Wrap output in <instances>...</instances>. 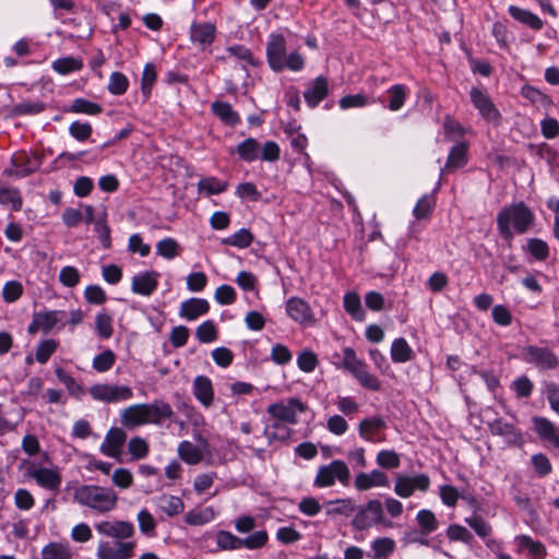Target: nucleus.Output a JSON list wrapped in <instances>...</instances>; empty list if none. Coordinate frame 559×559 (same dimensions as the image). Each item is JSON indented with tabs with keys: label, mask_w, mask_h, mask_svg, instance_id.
Returning <instances> with one entry per match:
<instances>
[{
	"label": "nucleus",
	"mask_w": 559,
	"mask_h": 559,
	"mask_svg": "<svg viewBox=\"0 0 559 559\" xmlns=\"http://www.w3.org/2000/svg\"><path fill=\"white\" fill-rule=\"evenodd\" d=\"M96 532L115 540H100L97 545V559H131L134 557L135 543L127 542L134 535V526L129 521H100L94 524Z\"/></svg>",
	"instance_id": "obj_1"
},
{
	"label": "nucleus",
	"mask_w": 559,
	"mask_h": 559,
	"mask_svg": "<svg viewBox=\"0 0 559 559\" xmlns=\"http://www.w3.org/2000/svg\"><path fill=\"white\" fill-rule=\"evenodd\" d=\"M306 409L307 405L297 397L282 400L269 405V415L277 419L278 423H274L266 429L267 438L282 440L287 439L290 430L284 424L296 425L298 421L297 415L299 413H304Z\"/></svg>",
	"instance_id": "obj_2"
},
{
	"label": "nucleus",
	"mask_w": 559,
	"mask_h": 559,
	"mask_svg": "<svg viewBox=\"0 0 559 559\" xmlns=\"http://www.w3.org/2000/svg\"><path fill=\"white\" fill-rule=\"evenodd\" d=\"M73 499L82 507L98 513H107L116 508L118 496L114 489L108 487L82 485L75 488Z\"/></svg>",
	"instance_id": "obj_3"
},
{
	"label": "nucleus",
	"mask_w": 559,
	"mask_h": 559,
	"mask_svg": "<svg viewBox=\"0 0 559 559\" xmlns=\"http://www.w3.org/2000/svg\"><path fill=\"white\" fill-rule=\"evenodd\" d=\"M533 222L534 214L522 202L503 207L497 216L498 229L504 239H512L513 231L511 226H513L516 233L524 234Z\"/></svg>",
	"instance_id": "obj_4"
},
{
	"label": "nucleus",
	"mask_w": 559,
	"mask_h": 559,
	"mask_svg": "<svg viewBox=\"0 0 559 559\" xmlns=\"http://www.w3.org/2000/svg\"><path fill=\"white\" fill-rule=\"evenodd\" d=\"M350 524L356 531H365L378 524L392 527V522L384 518L383 506L378 499H371L365 506H356Z\"/></svg>",
	"instance_id": "obj_5"
},
{
	"label": "nucleus",
	"mask_w": 559,
	"mask_h": 559,
	"mask_svg": "<svg viewBox=\"0 0 559 559\" xmlns=\"http://www.w3.org/2000/svg\"><path fill=\"white\" fill-rule=\"evenodd\" d=\"M267 538L266 531H257L246 538L237 537L228 531H219L216 534V544L222 550L259 549L267 543Z\"/></svg>",
	"instance_id": "obj_6"
},
{
	"label": "nucleus",
	"mask_w": 559,
	"mask_h": 559,
	"mask_svg": "<svg viewBox=\"0 0 559 559\" xmlns=\"http://www.w3.org/2000/svg\"><path fill=\"white\" fill-rule=\"evenodd\" d=\"M350 478V472L346 463L342 460H334L330 464L319 467L313 485L318 488L331 487L337 479L342 485L347 486Z\"/></svg>",
	"instance_id": "obj_7"
},
{
	"label": "nucleus",
	"mask_w": 559,
	"mask_h": 559,
	"mask_svg": "<svg viewBox=\"0 0 559 559\" xmlns=\"http://www.w3.org/2000/svg\"><path fill=\"white\" fill-rule=\"evenodd\" d=\"M95 401L104 403H118L128 401L133 396L132 389L128 385L97 383L88 390Z\"/></svg>",
	"instance_id": "obj_8"
},
{
	"label": "nucleus",
	"mask_w": 559,
	"mask_h": 559,
	"mask_svg": "<svg viewBox=\"0 0 559 559\" xmlns=\"http://www.w3.org/2000/svg\"><path fill=\"white\" fill-rule=\"evenodd\" d=\"M471 102L478 110V114L487 122L499 126L502 122V116L489 95L478 87H472L469 91Z\"/></svg>",
	"instance_id": "obj_9"
},
{
	"label": "nucleus",
	"mask_w": 559,
	"mask_h": 559,
	"mask_svg": "<svg viewBox=\"0 0 559 559\" xmlns=\"http://www.w3.org/2000/svg\"><path fill=\"white\" fill-rule=\"evenodd\" d=\"M522 357L540 370H554L559 366V358L547 347L526 346L522 350Z\"/></svg>",
	"instance_id": "obj_10"
},
{
	"label": "nucleus",
	"mask_w": 559,
	"mask_h": 559,
	"mask_svg": "<svg viewBox=\"0 0 559 559\" xmlns=\"http://www.w3.org/2000/svg\"><path fill=\"white\" fill-rule=\"evenodd\" d=\"M488 429L492 436L503 438L508 447L520 448L524 443L522 431L513 424L504 421L502 418H497L488 423Z\"/></svg>",
	"instance_id": "obj_11"
},
{
	"label": "nucleus",
	"mask_w": 559,
	"mask_h": 559,
	"mask_svg": "<svg viewBox=\"0 0 559 559\" xmlns=\"http://www.w3.org/2000/svg\"><path fill=\"white\" fill-rule=\"evenodd\" d=\"M267 62L272 70L280 72L285 69L286 40L282 34H271L266 44Z\"/></svg>",
	"instance_id": "obj_12"
},
{
	"label": "nucleus",
	"mask_w": 559,
	"mask_h": 559,
	"mask_svg": "<svg viewBox=\"0 0 559 559\" xmlns=\"http://www.w3.org/2000/svg\"><path fill=\"white\" fill-rule=\"evenodd\" d=\"M430 486V479L427 475L415 476L400 475L395 479L394 492L401 498L411 497L415 490L426 491Z\"/></svg>",
	"instance_id": "obj_13"
},
{
	"label": "nucleus",
	"mask_w": 559,
	"mask_h": 559,
	"mask_svg": "<svg viewBox=\"0 0 559 559\" xmlns=\"http://www.w3.org/2000/svg\"><path fill=\"white\" fill-rule=\"evenodd\" d=\"M286 313L292 320L302 325H310L314 322L310 305L299 297H290L286 301Z\"/></svg>",
	"instance_id": "obj_14"
},
{
	"label": "nucleus",
	"mask_w": 559,
	"mask_h": 559,
	"mask_svg": "<svg viewBox=\"0 0 559 559\" xmlns=\"http://www.w3.org/2000/svg\"><path fill=\"white\" fill-rule=\"evenodd\" d=\"M141 406L145 424L158 425L174 415L171 406L162 400H156L148 404H141Z\"/></svg>",
	"instance_id": "obj_15"
},
{
	"label": "nucleus",
	"mask_w": 559,
	"mask_h": 559,
	"mask_svg": "<svg viewBox=\"0 0 559 559\" xmlns=\"http://www.w3.org/2000/svg\"><path fill=\"white\" fill-rule=\"evenodd\" d=\"M159 274L155 271H145L132 277L131 290L141 296H151L158 286Z\"/></svg>",
	"instance_id": "obj_16"
},
{
	"label": "nucleus",
	"mask_w": 559,
	"mask_h": 559,
	"mask_svg": "<svg viewBox=\"0 0 559 559\" xmlns=\"http://www.w3.org/2000/svg\"><path fill=\"white\" fill-rule=\"evenodd\" d=\"M28 475L38 486L47 490H58L61 486V475L58 471L47 467L31 468Z\"/></svg>",
	"instance_id": "obj_17"
},
{
	"label": "nucleus",
	"mask_w": 559,
	"mask_h": 559,
	"mask_svg": "<svg viewBox=\"0 0 559 559\" xmlns=\"http://www.w3.org/2000/svg\"><path fill=\"white\" fill-rule=\"evenodd\" d=\"M534 430L540 440L559 448V428L546 417L535 416L532 418Z\"/></svg>",
	"instance_id": "obj_18"
},
{
	"label": "nucleus",
	"mask_w": 559,
	"mask_h": 559,
	"mask_svg": "<svg viewBox=\"0 0 559 559\" xmlns=\"http://www.w3.org/2000/svg\"><path fill=\"white\" fill-rule=\"evenodd\" d=\"M329 94V82L325 76H318L311 81L304 92V97L307 105L314 108L319 105Z\"/></svg>",
	"instance_id": "obj_19"
},
{
	"label": "nucleus",
	"mask_w": 559,
	"mask_h": 559,
	"mask_svg": "<svg viewBox=\"0 0 559 559\" xmlns=\"http://www.w3.org/2000/svg\"><path fill=\"white\" fill-rule=\"evenodd\" d=\"M126 439L127 435L122 429L111 428L100 445L102 453L109 457H118L121 454V448Z\"/></svg>",
	"instance_id": "obj_20"
},
{
	"label": "nucleus",
	"mask_w": 559,
	"mask_h": 559,
	"mask_svg": "<svg viewBox=\"0 0 559 559\" xmlns=\"http://www.w3.org/2000/svg\"><path fill=\"white\" fill-rule=\"evenodd\" d=\"M389 485V478L380 469H372L370 473H359L355 478V487L359 491L369 490L372 487H383Z\"/></svg>",
	"instance_id": "obj_21"
},
{
	"label": "nucleus",
	"mask_w": 559,
	"mask_h": 559,
	"mask_svg": "<svg viewBox=\"0 0 559 559\" xmlns=\"http://www.w3.org/2000/svg\"><path fill=\"white\" fill-rule=\"evenodd\" d=\"M386 428L385 420L380 416L364 418L358 425L360 438L368 442H377L380 439L377 433Z\"/></svg>",
	"instance_id": "obj_22"
},
{
	"label": "nucleus",
	"mask_w": 559,
	"mask_h": 559,
	"mask_svg": "<svg viewBox=\"0 0 559 559\" xmlns=\"http://www.w3.org/2000/svg\"><path fill=\"white\" fill-rule=\"evenodd\" d=\"M210 311V304L203 298H190L180 305L179 316L193 321Z\"/></svg>",
	"instance_id": "obj_23"
},
{
	"label": "nucleus",
	"mask_w": 559,
	"mask_h": 559,
	"mask_svg": "<svg viewBox=\"0 0 559 559\" xmlns=\"http://www.w3.org/2000/svg\"><path fill=\"white\" fill-rule=\"evenodd\" d=\"M11 164L19 168L22 178H25L35 171H37L41 165V158L39 156L29 157L25 152L11 157Z\"/></svg>",
	"instance_id": "obj_24"
},
{
	"label": "nucleus",
	"mask_w": 559,
	"mask_h": 559,
	"mask_svg": "<svg viewBox=\"0 0 559 559\" xmlns=\"http://www.w3.org/2000/svg\"><path fill=\"white\" fill-rule=\"evenodd\" d=\"M193 393L202 405L210 406L214 397L211 380L205 376H198L193 381Z\"/></svg>",
	"instance_id": "obj_25"
},
{
	"label": "nucleus",
	"mask_w": 559,
	"mask_h": 559,
	"mask_svg": "<svg viewBox=\"0 0 559 559\" xmlns=\"http://www.w3.org/2000/svg\"><path fill=\"white\" fill-rule=\"evenodd\" d=\"M467 164V145L465 143H457L454 145L448 156L443 171H453L462 168Z\"/></svg>",
	"instance_id": "obj_26"
},
{
	"label": "nucleus",
	"mask_w": 559,
	"mask_h": 559,
	"mask_svg": "<svg viewBox=\"0 0 559 559\" xmlns=\"http://www.w3.org/2000/svg\"><path fill=\"white\" fill-rule=\"evenodd\" d=\"M509 14L518 22L531 27L534 31H539L543 27V21L533 12L510 5L508 9Z\"/></svg>",
	"instance_id": "obj_27"
},
{
	"label": "nucleus",
	"mask_w": 559,
	"mask_h": 559,
	"mask_svg": "<svg viewBox=\"0 0 559 559\" xmlns=\"http://www.w3.org/2000/svg\"><path fill=\"white\" fill-rule=\"evenodd\" d=\"M67 313L63 310H50L36 313V323L43 332L49 333L58 323H60Z\"/></svg>",
	"instance_id": "obj_28"
},
{
	"label": "nucleus",
	"mask_w": 559,
	"mask_h": 559,
	"mask_svg": "<svg viewBox=\"0 0 559 559\" xmlns=\"http://www.w3.org/2000/svg\"><path fill=\"white\" fill-rule=\"evenodd\" d=\"M190 36L193 43L210 45L215 37V27L211 23L192 24Z\"/></svg>",
	"instance_id": "obj_29"
},
{
	"label": "nucleus",
	"mask_w": 559,
	"mask_h": 559,
	"mask_svg": "<svg viewBox=\"0 0 559 559\" xmlns=\"http://www.w3.org/2000/svg\"><path fill=\"white\" fill-rule=\"evenodd\" d=\"M396 548L395 540L391 537H378L371 542L372 559H386Z\"/></svg>",
	"instance_id": "obj_30"
},
{
	"label": "nucleus",
	"mask_w": 559,
	"mask_h": 559,
	"mask_svg": "<svg viewBox=\"0 0 559 559\" xmlns=\"http://www.w3.org/2000/svg\"><path fill=\"white\" fill-rule=\"evenodd\" d=\"M215 511L212 507H205L202 509H192L185 514V522L188 525H204L215 519Z\"/></svg>",
	"instance_id": "obj_31"
},
{
	"label": "nucleus",
	"mask_w": 559,
	"mask_h": 559,
	"mask_svg": "<svg viewBox=\"0 0 559 559\" xmlns=\"http://www.w3.org/2000/svg\"><path fill=\"white\" fill-rule=\"evenodd\" d=\"M178 455L183 462L190 465H195L203 459L202 450L187 440L179 443Z\"/></svg>",
	"instance_id": "obj_32"
},
{
	"label": "nucleus",
	"mask_w": 559,
	"mask_h": 559,
	"mask_svg": "<svg viewBox=\"0 0 559 559\" xmlns=\"http://www.w3.org/2000/svg\"><path fill=\"white\" fill-rule=\"evenodd\" d=\"M141 404H134L121 412L120 420L124 427L133 428L145 425V419Z\"/></svg>",
	"instance_id": "obj_33"
},
{
	"label": "nucleus",
	"mask_w": 559,
	"mask_h": 559,
	"mask_svg": "<svg viewBox=\"0 0 559 559\" xmlns=\"http://www.w3.org/2000/svg\"><path fill=\"white\" fill-rule=\"evenodd\" d=\"M213 112L226 124L237 126L240 122L239 115L231 108L228 103L214 102L212 104Z\"/></svg>",
	"instance_id": "obj_34"
},
{
	"label": "nucleus",
	"mask_w": 559,
	"mask_h": 559,
	"mask_svg": "<svg viewBox=\"0 0 559 559\" xmlns=\"http://www.w3.org/2000/svg\"><path fill=\"white\" fill-rule=\"evenodd\" d=\"M344 309L356 321L365 320V311L361 308L360 297L357 293L345 294L343 299Z\"/></svg>",
	"instance_id": "obj_35"
},
{
	"label": "nucleus",
	"mask_w": 559,
	"mask_h": 559,
	"mask_svg": "<svg viewBox=\"0 0 559 559\" xmlns=\"http://www.w3.org/2000/svg\"><path fill=\"white\" fill-rule=\"evenodd\" d=\"M70 546L63 543H49L41 550V559H71Z\"/></svg>",
	"instance_id": "obj_36"
},
{
	"label": "nucleus",
	"mask_w": 559,
	"mask_h": 559,
	"mask_svg": "<svg viewBox=\"0 0 559 559\" xmlns=\"http://www.w3.org/2000/svg\"><path fill=\"white\" fill-rule=\"evenodd\" d=\"M237 154L240 159L251 163L259 157L260 144L253 138H248L237 146Z\"/></svg>",
	"instance_id": "obj_37"
},
{
	"label": "nucleus",
	"mask_w": 559,
	"mask_h": 559,
	"mask_svg": "<svg viewBox=\"0 0 559 559\" xmlns=\"http://www.w3.org/2000/svg\"><path fill=\"white\" fill-rule=\"evenodd\" d=\"M413 357V350L406 340L399 337L393 341L391 346V358L394 362H406Z\"/></svg>",
	"instance_id": "obj_38"
},
{
	"label": "nucleus",
	"mask_w": 559,
	"mask_h": 559,
	"mask_svg": "<svg viewBox=\"0 0 559 559\" xmlns=\"http://www.w3.org/2000/svg\"><path fill=\"white\" fill-rule=\"evenodd\" d=\"M227 187V182L221 181L216 177H205L198 182L199 193H205L206 195L219 194L224 192Z\"/></svg>",
	"instance_id": "obj_39"
},
{
	"label": "nucleus",
	"mask_w": 559,
	"mask_h": 559,
	"mask_svg": "<svg viewBox=\"0 0 559 559\" xmlns=\"http://www.w3.org/2000/svg\"><path fill=\"white\" fill-rule=\"evenodd\" d=\"M407 93H408V91L405 85L395 84V85L391 86L388 90V94H389L388 108L392 111L400 110L405 104Z\"/></svg>",
	"instance_id": "obj_40"
},
{
	"label": "nucleus",
	"mask_w": 559,
	"mask_h": 559,
	"mask_svg": "<svg viewBox=\"0 0 559 559\" xmlns=\"http://www.w3.org/2000/svg\"><path fill=\"white\" fill-rule=\"evenodd\" d=\"M0 204L11 205L13 211H20L23 201L19 189L4 187L0 183Z\"/></svg>",
	"instance_id": "obj_41"
},
{
	"label": "nucleus",
	"mask_w": 559,
	"mask_h": 559,
	"mask_svg": "<svg viewBox=\"0 0 559 559\" xmlns=\"http://www.w3.org/2000/svg\"><path fill=\"white\" fill-rule=\"evenodd\" d=\"M51 67L57 73L66 75L71 72L80 71L83 68V62L79 58L64 57L55 60Z\"/></svg>",
	"instance_id": "obj_42"
},
{
	"label": "nucleus",
	"mask_w": 559,
	"mask_h": 559,
	"mask_svg": "<svg viewBox=\"0 0 559 559\" xmlns=\"http://www.w3.org/2000/svg\"><path fill=\"white\" fill-rule=\"evenodd\" d=\"M253 241L251 231L247 228H241L237 233L226 237L222 240L224 245L237 247L240 249L248 248Z\"/></svg>",
	"instance_id": "obj_43"
},
{
	"label": "nucleus",
	"mask_w": 559,
	"mask_h": 559,
	"mask_svg": "<svg viewBox=\"0 0 559 559\" xmlns=\"http://www.w3.org/2000/svg\"><path fill=\"white\" fill-rule=\"evenodd\" d=\"M416 521L424 535H428L438 528V521L436 519V515L430 510L423 509L418 511L416 515Z\"/></svg>",
	"instance_id": "obj_44"
},
{
	"label": "nucleus",
	"mask_w": 559,
	"mask_h": 559,
	"mask_svg": "<svg viewBox=\"0 0 559 559\" xmlns=\"http://www.w3.org/2000/svg\"><path fill=\"white\" fill-rule=\"evenodd\" d=\"M160 509L168 516L180 514L185 510V503L181 498L176 496H163L160 498Z\"/></svg>",
	"instance_id": "obj_45"
},
{
	"label": "nucleus",
	"mask_w": 559,
	"mask_h": 559,
	"mask_svg": "<svg viewBox=\"0 0 559 559\" xmlns=\"http://www.w3.org/2000/svg\"><path fill=\"white\" fill-rule=\"evenodd\" d=\"M156 69L153 63H146L141 80V92L145 99L151 96L152 88L154 83L156 82Z\"/></svg>",
	"instance_id": "obj_46"
},
{
	"label": "nucleus",
	"mask_w": 559,
	"mask_h": 559,
	"mask_svg": "<svg viewBox=\"0 0 559 559\" xmlns=\"http://www.w3.org/2000/svg\"><path fill=\"white\" fill-rule=\"evenodd\" d=\"M353 376L357 379L359 384L367 390L376 392L381 389L380 380L367 371L366 365L359 368Z\"/></svg>",
	"instance_id": "obj_47"
},
{
	"label": "nucleus",
	"mask_w": 559,
	"mask_h": 559,
	"mask_svg": "<svg viewBox=\"0 0 559 559\" xmlns=\"http://www.w3.org/2000/svg\"><path fill=\"white\" fill-rule=\"evenodd\" d=\"M70 110L78 114L95 116L102 112V106L85 98H76L72 102Z\"/></svg>",
	"instance_id": "obj_48"
},
{
	"label": "nucleus",
	"mask_w": 559,
	"mask_h": 559,
	"mask_svg": "<svg viewBox=\"0 0 559 559\" xmlns=\"http://www.w3.org/2000/svg\"><path fill=\"white\" fill-rule=\"evenodd\" d=\"M195 336L201 343H212L217 338V329L212 320L201 323L195 331Z\"/></svg>",
	"instance_id": "obj_49"
},
{
	"label": "nucleus",
	"mask_w": 559,
	"mask_h": 559,
	"mask_svg": "<svg viewBox=\"0 0 559 559\" xmlns=\"http://www.w3.org/2000/svg\"><path fill=\"white\" fill-rule=\"evenodd\" d=\"M527 251L534 259L538 261H545L549 255V247L547 242L539 238L528 239Z\"/></svg>",
	"instance_id": "obj_50"
},
{
	"label": "nucleus",
	"mask_w": 559,
	"mask_h": 559,
	"mask_svg": "<svg viewBox=\"0 0 559 559\" xmlns=\"http://www.w3.org/2000/svg\"><path fill=\"white\" fill-rule=\"evenodd\" d=\"M128 451L134 460H141L147 456L150 452L148 443L141 437H133L128 442Z\"/></svg>",
	"instance_id": "obj_51"
},
{
	"label": "nucleus",
	"mask_w": 559,
	"mask_h": 559,
	"mask_svg": "<svg viewBox=\"0 0 559 559\" xmlns=\"http://www.w3.org/2000/svg\"><path fill=\"white\" fill-rule=\"evenodd\" d=\"M58 342L52 338L39 342L35 353L36 360L40 364H46L50 356L56 352Z\"/></svg>",
	"instance_id": "obj_52"
},
{
	"label": "nucleus",
	"mask_w": 559,
	"mask_h": 559,
	"mask_svg": "<svg viewBox=\"0 0 559 559\" xmlns=\"http://www.w3.org/2000/svg\"><path fill=\"white\" fill-rule=\"evenodd\" d=\"M465 523L469 527H472L475 531V533L481 538H486L492 532L490 524L484 518L477 514H473L469 518H465Z\"/></svg>",
	"instance_id": "obj_53"
},
{
	"label": "nucleus",
	"mask_w": 559,
	"mask_h": 559,
	"mask_svg": "<svg viewBox=\"0 0 559 559\" xmlns=\"http://www.w3.org/2000/svg\"><path fill=\"white\" fill-rule=\"evenodd\" d=\"M519 546L522 548H527L530 554L534 557H544L546 555L545 546L538 542L534 540L528 535H520L516 537Z\"/></svg>",
	"instance_id": "obj_54"
},
{
	"label": "nucleus",
	"mask_w": 559,
	"mask_h": 559,
	"mask_svg": "<svg viewBox=\"0 0 559 559\" xmlns=\"http://www.w3.org/2000/svg\"><path fill=\"white\" fill-rule=\"evenodd\" d=\"M435 207V199L432 195H423L416 203L413 214L417 219L427 218Z\"/></svg>",
	"instance_id": "obj_55"
},
{
	"label": "nucleus",
	"mask_w": 559,
	"mask_h": 559,
	"mask_svg": "<svg viewBox=\"0 0 559 559\" xmlns=\"http://www.w3.org/2000/svg\"><path fill=\"white\" fill-rule=\"evenodd\" d=\"M329 503L334 504L335 507L332 509H329L326 511L328 515L340 514V515L349 516L356 510V504L354 503L353 499H350V498L336 499L334 501H330Z\"/></svg>",
	"instance_id": "obj_56"
},
{
	"label": "nucleus",
	"mask_w": 559,
	"mask_h": 559,
	"mask_svg": "<svg viewBox=\"0 0 559 559\" xmlns=\"http://www.w3.org/2000/svg\"><path fill=\"white\" fill-rule=\"evenodd\" d=\"M129 81L127 76L121 72H114L109 78L108 91L112 95H122L127 92Z\"/></svg>",
	"instance_id": "obj_57"
},
{
	"label": "nucleus",
	"mask_w": 559,
	"mask_h": 559,
	"mask_svg": "<svg viewBox=\"0 0 559 559\" xmlns=\"http://www.w3.org/2000/svg\"><path fill=\"white\" fill-rule=\"evenodd\" d=\"M543 394H545L551 409L559 415V384L545 381L543 383Z\"/></svg>",
	"instance_id": "obj_58"
},
{
	"label": "nucleus",
	"mask_w": 559,
	"mask_h": 559,
	"mask_svg": "<svg viewBox=\"0 0 559 559\" xmlns=\"http://www.w3.org/2000/svg\"><path fill=\"white\" fill-rule=\"evenodd\" d=\"M95 328L102 338H109L112 335V319L108 313H97Z\"/></svg>",
	"instance_id": "obj_59"
},
{
	"label": "nucleus",
	"mask_w": 559,
	"mask_h": 559,
	"mask_svg": "<svg viewBox=\"0 0 559 559\" xmlns=\"http://www.w3.org/2000/svg\"><path fill=\"white\" fill-rule=\"evenodd\" d=\"M115 354L110 349H106L93 359V368L98 372L108 371L115 364Z\"/></svg>",
	"instance_id": "obj_60"
},
{
	"label": "nucleus",
	"mask_w": 559,
	"mask_h": 559,
	"mask_svg": "<svg viewBox=\"0 0 559 559\" xmlns=\"http://www.w3.org/2000/svg\"><path fill=\"white\" fill-rule=\"evenodd\" d=\"M511 389L515 392L518 397H528L533 392L534 384L527 376H521L512 382Z\"/></svg>",
	"instance_id": "obj_61"
},
{
	"label": "nucleus",
	"mask_w": 559,
	"mask_h": 559,
	"mask_svg": "<svg viewBox=\"0 0 559 559\" xmlns=\"http://www.w3.org/2000/svg\"><path fill=\"white\" fill-rule=\"evenodd\" d=\"M92 132L93 128L88 122L73 121L69 126L70 135L80 142L87 140L92 135Z\"/></svg>",
	"instance_id": "obj_62"
},
{
	"label": "nucleus",
	"mask_w": 559,
	"mask_h": 559,
	"mask_svg": "<svg viewBox=\"0 0 559 559\" xmlns=\"http://www.w3.org/2000/svg\"><path fill=\"white\" fill-rule=\"evenodd\" d=\"M179 245L173 238H165L157 242L156 251L157 254L162 255L165 259H174L178 255Z\"/></svg>",
	"instance_id": "obj_63"
},
{
	"label": "nucleus",
	"mask_w": 559,
	"mask_h": 559,
	"mask_svg": "<svg viewBox=\"0 0 559 559\" xmlns=\"http://www.w3.org/2000/svg\"><path fill=\"white\" fill-rule=\"evenodd\" d=\"M364 365V361L357 358L356 353L352 347H345L343 349L342 366L352 374L357 372L358 369L361 368Z\"/></svg>",
	"instance_id": "obj_64"
}]
</instances>
